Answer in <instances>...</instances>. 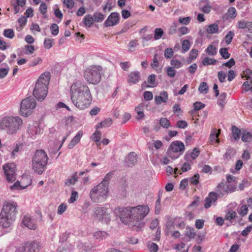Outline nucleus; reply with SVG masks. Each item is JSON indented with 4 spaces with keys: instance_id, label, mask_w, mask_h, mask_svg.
Segmentation results:
<instances>
[{
    "instance_id": "f257e3e1",
    "label": "nucleus",
    "mask_w": 252,
    "mask_h": 252,
    "mask_svg": "<svg viewBox=\"0 0 252 252\" xmlns=\"http://www.w3.org/2000/svg\"><path fill=\"white\" fill-rule=\"evenodd\" d=\"M70 97L73 104L80 110L88 108L92 101L88 86L80 80L75 81L71 86Z\"/></svg>"
},
{
    "instance_id": "f03ea898",
    "label": "nucleus",
    "mask_w": 252,
    "mask_h": 252,
    "mask_svg": "<svg viewBox=\"0 0 252 252\" xmlns=\"http://www.w3.org/2000/svg\"><path fill=\"white\" fill-rule=\"evenodd\" d=\"M17 204L12 201H5L0 212V227L4 231L10 229L18 213Z\"/></svg>"
},
{
    "instance_id": "7ed1b4c3",
    "label": "nucleus",
    "mask_w": 252,
    "mask_h": 252,
    "mask_svg": "<svg viewBox=\"0 0 252 252\" xmlns=\"http://www.w3.org/2000/svg\"><path fill=\"white\" fill-rule=\"evenodd\" d=\"M50 80L49 72L42 73L37 80L33 91V95L38 101H43L48 93V86Z\"/></svg>"
},
{
    "instance_id": "20e7f679",
    "label": "nucleus",
    "mask_w": 252,
    "mask_h": 252,
    "mask_svg": "<svg viewBox=\"0 0 252 252\" xmlns=\"http://www.w3.org/2000/svg\"><path fill=\"white\" fill-rule=\"evenodd\" d=\"M23 123L19 116H5L0 121V129L8 134H13L21 128Z\"/></svg>"
},
{
    "instance_id": "39448f33",
    "label": "nucleus",
    "mask_w": 252,
    "mask_h": 252,
    "mask_svg": "<svg viewBox=\"0 0 252 252\" xmlns=\"http://www.w3.org/2000/svg\"><path fill=\"white\" fill-rule=\"evenodd\" d=\"M49 158L43 150H37L32 157V169L38 174H42L46 170Z\"/></svg>"
},
{
    "instance_id": "423d86ee",
    "label": "nucleus",
    "mask_w": 252,
    "mask_h": 252,
    "mask_svg": "<svg viewBox=\"0 0 252 252\" xmlns=\"http://www.w3.org/2000/svg\"><path fill=\"white\" fill-rule=\"evenodd\" d=\"M108 187L99 183L90 191V195L92 200L95 203L103 202L108 196Z\"/></svg>"
},
{
    "instance_id": "0eeeda50",
    "label": "nucleus",
    "mask_w": 252,
    "mask_h": 252,
    "mask_svg": "<svg viewBox=\"0 0 252 252\" xmlns=\"http://www.w3.org/2000/svg\"><path fill=\"white\" fill-rule=\"evenodd\" d=\"M132 225L136 226L138 224L139 227L143 226L144 223H139L147 216L149 212V208L147 205H138L132 207Z\"/></svg>"
},
{
    "instance_id": "6e6552de",
    "label": "nucleus",
    "mask_w": 252,
    "mask_h": 252,
    "mask_svg": "<svg viewBox=\"0 0 252 252\" xmlns=\"http://www.w3.org/2000/svg\"><path fill=\"white\" fill-rule=\"evenodd\" d=\"M101 70L102 67L100 66H91L85 71L84 78L88 83L97 84L101 80L100 71Z\"/></svg>"
},
{
    "instance_id": "1a4fd4ad",
    "label": "nucleus",
    "mask_w": 252,
    "mask_h": 252,
    "mask_svg": "<svg viewBox=\"0 0 252 252\" xmlns=\"http://www.w3.org/2000/svg\"><path fill=\"white\" fill-rule=\"evenodd\" d=\"M109 210L105 207L96 206L93 210V218L102 222L108 223L111 220Z\"/></svg>"
},
{
    "instance_id": "9d476101",
    "label": "nucleus",
    "mask_w": 252,
    "mask_h": 252,
    "mask_svg": "<svg viewBox=\"0 0 252 252\" xmlns=\"http://www.w3.org/2000/svg\"><path fill=\"white\" fill-rule=\"evenodd\" d=\"M36 105L33 97H28L23 99L21 103L20 114L23 116L27 117L31 115Z\"/></svg>"
},
{
    "instance_id": "9b49d317",
    "label": "nucleus",
    "mask_w": 252,
    "mask_h": 252,
    "mask_svg": "<svg viewBox=\"0 0 252 252\" xmlns=\"http://www.w3.org/2000/svg\"><path fill=\"white\" fill-rule=\"evenodd\" d=\"M132 207L126 208L119 207L115 211V213L118 215L121 221L125 224H130L132 223Z\"/></svg>"
},
{
    "instance_id": "f8f14e48",
    "label": "nucleus",
    "mask_w": 252,
    "mask_h": 252,
    "mask_svg": "<svg viewBox=\"0 0 252 252\" xmlns=\"http://www.w3.org/2000/svg\"><path fill=\"white\" fill-rule=\"evenodd\" d=\"M184 150L185 146L184 143L180 141H176L171 143L166 154L171 158L175 159L179 157V155L174 156L172 155V153H181L182 154Z\"/></svg>"
},
{
    "instance_id": "ddd939ff",
    "label": "nucleus",
    "mask_w": 252,
    "mask_h": 252,
    "mask_svg": "<svg viewBox=\"0 0 252 252\" xmlns=\"http://www.w3.org/2000/svg\"><path fill=\"white\" fill-rule=\"evenodd\" d=\"M215 191L218 197H222L229 193L234 192L235 188L234 186H228L225 182L222 181L217 186Z\"/></svg>"
},
{
    "instance_id": "4468645a",
    "label": "nucleus",
    "mask_w": 252,
    "mask_h": 252,
    "mask_svg": "<svg viewBox=\"0 0 252 252\" xmlns=\"http://www.w3.org/2000/svg\"><path fill=\"white\" fill-rule=\"evenodd\" d=\"M15 166L12 163L6 164L3 166L6 180L8 182H13L16 180Z\"/></svg>"
},
{
    "instance_id": "2eb2a0df",
    "label": "nucleus",
    "mask_w": 252,
    "mask_h": 252,
    "mask_svg": "<svg viewBox=\"0 0 252 252\" xmlns=\"http://www.w3.org/2000/svg\"><path fill=\"white\" fill-rule=\"evenodd\" d=\"M120 15L116 12H112L103 23L105 27L114 26L119 23Z\"/></svg>"
},
{
    "instance_id": "dca6fc26",
    "label": "nucleus",
    "mask_w": 252,
    "mask_h": 252,
    "mask_svg": "<svg viewBox=\"0 0 252 252\" xmlns=\"http://www.w3.org/2000/svg\"><path fill=\"white\" fill-rule=\"evenodd\" d=\"M41 128L39 127V123L38 122H33L29 125L27 132L29 136L32 139H35L36 136L40 133Z\"/></svg>"
},
{
    "instance_id": "f3484780",
    "label": "nucleus",
    "mask_w": 252,
    "mask_h": 252,
    "mask_svg": "<svg viewBox=\"0 0 252 252\" xmlns=\"http://www.w3.org/2000/svg\"><path fill=\"white\" fill-rule=\"evenodd\" d=\"M225 213L224 220L229 221L227 226L235 224L237 222L236 219L238 217L236 212L231 208H228Z\"/></svg>"
},
{
    "instance_id": "a211bd4d",
    "label": "nucleus",
    "mask_w": 252,
    "mask_h": 252,
    "mask_svg": "<svg viewBox=\"0 0 252 252\" xmlns=\"http://www.w3.org/2000/svg\"><path fill=\"white\" fill-rule=\"evenodd\" d=\"M22 223L30 229H35L36 228V224L34 220L28 215L24 216Z\"/></svg>"
},
{
    "instance_id": "6ab92c4d",
    "label": "nucleus",
    "mask_w": 252,
    "mask_h": 252,
    "mask_svg": "<svg viewBox=\"0 0 252 252\" xmlns=\"http://www.w3.org/2000/svg\"><path fill=\"white\" fill-rule=\"evenodd\" d=\"M218 197L214 191L210 192L208 196L205 198L204 207L206 209L209 208L213 203L218 200Z\"/></svg>"
},
{
    "instance_id": "aec40b11",
    "label": "nucleus",
    "mask_w": 252,
    "mask_h": 252,
    "mask_svg": "<svg viewBox=\"0 0 252 252\" xmlns=\"http://www.w3.org/2000/svg\"><path fill=\"white\" fill-rule=\"evenodd\" d=\"M220 134V129L218 130L216 128H213L210 135L208 142L210 144L214 145L219 144V139L218 138Z\"/></svg>"
},
{
    "instance_id": "412c9836",
    "label": "nucleus",
    "mask_w": 252,
    "mask_h": 252,
    "mask_svg": "<svg viewBox=\"0 0 252 252\" xmlns=\"http://www.w3.org/2000/svg\"><path fill=\"white\" fill-rule=\"evenodd\" d=\"M136 162V154L134 152H131L126 158L125 164L128 167L132 166Z\"/></svg>"
},
{
    "instance_id": "4be33fe9",
    "label": "nucleus",
    "mask_w": 252,
    "mask_h": 252,
    "mask_svg": "<svg viewBox=\"0 0 252 252\" xmlns=\"http://www.w3.org/2000/svg\"><path fill=\"white\" fill-rule=\"evenodd\" d=\"M140 79L139 72L136 71L131 72L128 75L127 82L129 84H135L138 83Z\"/></svg>"
},
{
    "instance_id": "5701e85b",
    "label": "nucleus",
    "mask_w": 252,
    "mask_h": 252,
    "mask_svg": "<svg viewBox=\"0 0 252 252\" xmlns=\"http://www.w3.org/2000/svg\"><path fill=\"white\" fill-rule=\"evenodd\" d=\"M237 28L239 29H247L248 32L252 33V22L241 20L238 22Z\"/></svg>"
},
{
    "instance_id": "b1692460",
    "label": "nucleus",
    "mask_w": 252,
    "mask_h": 252,
    "mask_svg": "<svg viewBox=\"0 0 252 252\" xmlns=\"http://www.w3.org/2000/svg\"><path fill=\"white\" fill-rule=\"evenodd\" d=\"M168 99V93L166 91L161 92L160 94V95H157L155 97V102L158 105L160 104L162 102H167Z\"/></svg>"
},
{
    "instance_id": "393cba45",
    "label": "nucleus",
    "mask_w": 252,
    "mask_h": 252,
    "mask_svg": "<svg viewBox=\"0 0 252 252\" xmlns=\"http://www.w3.org/2000/svg\"><path fill=\"white\" fill-rule=\"evenodd\" d=\"M83 133L81 130L79 131L75 136L71 140L68 145V148L69 149H73L75 146L79 143L80 141L81 138L83 136Z\"/></svg>"
},
{
    "instance_id": "a878e982",
    "label": "nucleus",
    "mask_w": 252,
    "mask_h": 252,
    "mask_svg": "<svg viewBox=\"0 0 252 252\" xmlns=\"http://www.w3.org/2000/svg\"><path fill=\"white\" fill-rule=\"evenodd\" d=\"M181 217H176L173 219H169L167 220L166 223V228L168 230L166 231V233L167 235H168L169 231L171 230L174 228L175 226L176 225V222L178 220H181Z\"/></svg>"
},
{
    "instance_id": "bb28decb",
    "label": "nucleus",
    "mask_w": 252,
    "mask_h": 252,
    "mask_svg": "<svg viewBox=\"0 0 252 252\" xmlns=\"http://www.w3.org/2000/svg\"><path fill=\"white\" fill-rule=\"evenodd\" d=\"M225 183L228 186H234L235 188V191L236 190L237 181L235 177L231 175H227L226 182Z\"/></svg>"
},
{
    "instance_id": "cd10ccee",
    "label": "nucleus",
    "mask_w": 252,
    "mask_h": 252,
    "mask_svg": "<svg viewBox=\"0 0 252 252\" xmlns=\"http://www.w3.org/2000/svg\"><path fill=\"white\" fill-rule=\"evenodd\" d=\"M94 20L91 14L86 15L82 21L85 27H91L94 24Z\"/></svg>"
},
{
    "instance_id": "c85d7f7f",
    "label": "nucleus",
    "mask_w": 252,
    "mask_h": 252,
    "mask_svg": "<svg viewBox=\"0 0 252 252\" xmlns=\"http://www.w3.org/2000/svg\"><path fill=\"white\" fill-rule=\"evenodd\" d=\"M144 105L142 103L140 104L138 106L135 107V111L137 114L136 116L137 119H141L145 116L144 114Z\"/></svg>"
},
{
    "instance_id": "c756f323",
    "label": "nucleus",
    "mask_w": 252,
    "mask_h": 252,
    "mask_svg": "<svg viewBox=\"0 0 252 252\" xmlns=\"http://www.w3.org/2000/svg\"><path fill=\"white\" fill-rule=\"evenodd\" d=\"M78 181L77 172H75L70 178H68L65 182V185L70 186L73 185Z\"/></svg>"
},
{
    "instance_id": "7c9ffc66",
    "label": "nucleus",
    "mask_w": 252,
    "mask_h": 252,
    "mask_svg": "<svg viewBox=\"0 0 252 252\" xmlns=\"http://www.w3.org/2000/svg\"><path fill=\"white\" fill-rule=\"evenodd\" d=\"M235 150L233 148L227 149L225 154L223 155L224 160H228L233 158L235 154Z\"/></svg>"
},
{
    "instance_id": "2f4dec72",
    "label": "nucleus",
    "mask_w": 252,
    "mask_h": 252,
    "mask_svg": "<svg viewBox=\"0 0 252 252\" xmlns=\"http://www.w3.org/2000/svg\"><path fill=\"white\" fill-rule=\"evenodd\" d=\"M207 32L210 34L217 33L219 32V26L217 24H212L208 26Z\"/></svg>"
},
{
    "instance_id": "473e14b6",
    "label": "nucleus",
    "mask_w": 252,
    "mask_h": 252,
    "mask_svg": "<svg viewBox=\"0 0 252 252\" xmlns=\"http://www.w3.org/2000/svg\"><path fill=\"white\" fill-rule=\"evenodd\" d=\"M112 121L111 118H108L104 121H101L96 126V128H101L103 127L110 126L112 124Z\"/></svg>"
},
{
    "instance_id": "72a5a7b5",
    "label": "nucleus",
    "mask_w": 252,
    "mask_h": 252,
    "mask_svg": "<svg viewBox=\"0 0 252 252\" xmlns=\"http://www.w3.org/2000/svg\"><path fill=\"white\" fill-rule=\"evenodd\" d=\"M108 234L105 231H98L94 233V236L96 239L102 240L107 237Z\"/></svg>"
},
{
    "instance_id": "f704fd0d",
    "label": "nucleus",
    "mask_w": 252,
    "mask_h": 252,
    "mask_svg": "<svg viewBox=\"0 0 252 252\" xmlns=\"http://www.w3.org/2000/svg\"><path fill=\"white\" fill-rule=\"evenodd\" d=\"M94 22H102L105 18V15L98 12H95L92 16Z\"/></svg>"
},
{
    "instance_id": "c9c22d12",
    "label": "nucleus",
    "mask_w": 252,
    "mask_h": 252,
    "mask_svg": "<svg viewBox=\"0 0 252 252\" xmlns=\"http://www.w3.org/2000/svg\"><path fill=\"white\" fill-rule=\"evenodd\" d=\"M241 131L239 128L235 126H232V134L233 137L235 140L239 139L240 137Z\"/></svg>"
},
{
    "instance_id": "e433bc0d",
    "label": "nucleus",
    "mask_w": 252,
    "mask_h": 252,
    "mask_svg": "<svg viewBox=\"0 0 252 252\" xmlns=\"http://www.w3.org/2000/svg\"><path fill=\"white\" fill-rule=\"evenodd\" d=\"M191 44L189 40L186 39L182 42V52L185 53L188 51L190 47Z\"/></svg>"
},
{
    "instance_id": "4c0bfd02",
    "label": "nucleus",
    "mask_w": 252,
    "mask_h": 252,
    "mask_svg": "<svg viewBox=\"0 0 252 252\" xmlns=\"http://www.w3.org/2000/svg\"><path fill=\"white\" fill-rule=\"evenodd\" d=\"M113 175V172H110L107 173L100 183L103 184V185H105L108 187L109 182L111 178L112 177Z\"/></svg>"
},
{
    "instance_id": "58836bf2",
    "label": "nucleus",
    "mask_w": 252,
    "mask_h": 252,
    "mask_svg": "<svg viewBox=\"0 0 252 252\" xmlns=\"http://www.w3.org/2000/svg\"><path fill=\"white\" fill-rule=\"evenodd\" d=\"M5 67L0 68V79L4 78L7 75L9 71V67L6 63L2 64Z\"/></svg>"
},
{
    "instance_id": "ea45409f",
    "label": "nucleus",
    "mask_w": 252,
    "mask_h": 252,
    "mask_svg": "<svg viewBox=\"0 0 252 252\" xmlns=\"http://www.w3.org/2000/svg\"><path fill=\"white\" fill-rule=\"evenodd\" d=\"M208 86L207 83L205 82H201L198 87V91L200 93L206 94L208 92Z\"/></svg>"
},
{
    "instance_id": "a19ab883",
    "label": "nucleus",
    "mask_w": 252,
    "mask_h": 252,
    "mask_svg": "<svg viewBox=\"0 0 252 252\" xmlns=\"http://www.w3.org/2000/svg\"><path fill=\"white\" fill-rule=\"evenodd\" d=\"M226 94L222 93L218 98V103L221 107H223L226 103Z\"/></svg>"
},
{
    "instance_id": "79ce46f5",
    "label": "nucleus",
    "mask_w": 252,
    "mask_h": 252,
    "mask_svg": "<svg viewBox=\"0 0 252 252\" xmlns=\"http://www.w3.org/2000/svg\"><path fill=\"white\" fill-rule=\"evenodd\" d=\"M200 176L199 174H195L193 177L188 178L190 185H197L199 183Z\"/></svg>"
},
{
    "instance_id": "37998d69",
    "label": "nucleus",
    "mask_w": 252,
    "mask_h": 252,
    "mask_svg": "<svg viewBox=\"0 0 252 252\" xmlns=\"http://www.w3.org/2000/svg\"><path fill=\"white\" fill-rule=\"evenodd\" d=\"M170 64L174 68H179L183 66V63L179 60L175 59L174 58L172 59L170 61Z\"/></svg>"
},
{
    "instance_id": "c03bdc74",
    "label": "nucleus",
    "mask_w": 252,
    "mask_h": 252,
    "mask_svg": "<svg viewBox=\"0 0 252 252\" xmlns=\"http://www.w3.org/2000/svg\"><path fill=\"white\" fill-rule=\"evenodd\" d=\"M205 51L210 56H214L217 53L216 47L213 45H209L205 50Z\"/></svg>"
},
{
    "instance_id": "a18cd8bd",
    "label": "nucleus",
    "mask_w": 252,
    "mask_h": 252,
    "mask_svg": "<svg viewBox=\"0 0 252 252\" xmlns=\"http://www.w3.org/2000/svg\"><path fill=\"white\" fill-rule=\"evenodd\" d=\"M185 235L189 239L194 238L195 236L194 229L189 226L187 227V231Z\"/></svg>"
},
{
    "instance_id": "49530a36",
    "label": "nucleus",
    "mask_w": 252,
    "mask_h": 252,
    "mask_svg": "<svg viewBox=\"0 0 252 252\" xmlns=\"http://www.w3.org/2000/svg\"><path fill=\"white\" fill-rule=\"evenodd\" d=\"M164 33L163 31L161 28H157L154 31V39L158 40L161 38Z\"/></svg>"
},
{
    "instance_id": "de8ad7c7",
    "label": "nucleus",
    "mask_w": 252,
    "mask_h": 252,
    "mask_svg": "<svg viewBox=\"0 0 252 252\" xmlns=\"http://www.w3.org/2000/svg\"><path fill=\"white\" fill-rule=\"evenodd\" d=\"M217 60L215 59H210L209 57L205 58L202 62L203 65H215L216 64Z\"/></svg>"
},
{
    "instance_id": "09e8293b",
    "label": "nucleus",
    "mask_w": 252,
    "mask_h": 252,
    "mask_svg": "<svg viewBox=\"0 0 252 252\" xmlns=\"http://www.w3.org/2000/svg\"><path fill=\"white\" fill-rule=\"evenodd\" d=\"M3 35L8 38L12 39L14 37L15 33L12 29H5L3 31Z\"/></svg>"
},
{
    "instance_id": "8fccbe9b",
    "label": "nucleus",
    "mask_w": 252,
    "mask_h": 252,
    "mask_svg": "<svg viewBox=\"0 0 252 252\" xmlns=\"http://www.w3.org/2000/svg\"><path fill=\"white\" fill-rule=\"evenodd\" d=\"M101 137V132L98 130H96L92 135L91 139L94 142H98Z\"/></svg>"
},
{
    "instance_id": "3c124183",
    "label": "nucleus",
    "mask_w": 252,
    "mask_h": 252,
    "mask_svg": "<svg viewBox=\"0 0 252 252\" xmlns=\"http://www.w3.org/2000/svg\"><path fill=\"white\" fill-rule=\"evenodd\" d=\"M234 36V33L233 31H229L225 36V42L227 45H229L232 42Z\"/></svg>"
},
{
    "instance_id": "603ef678",
    "label": "nucleus",
    "mask_w": 252,
    "mask_h": 252,
    "mask_svg": "<svg viewBox=\"0 0 252 252\" xmlns=\"http://www.w3.org/2000/svg\"><path fill=\"white\" fill-rule=\"evenodd\" d=\"M159 124L160 126L165 128H169L171 126L169 121L165 118H162L160 119Z\"/></svg>"
},
{
    "instance_id": "864d4df0",
    "label": "nucleus",
    "mask_w": 252,
    "mask_h": 252,
    "mask_svg": "<svg viewBox=\"0 0 252 252\" xmlns=\"http://www.w3.org/2000/svg\"><path fill=\"white\" fill-rule=\"evenodd\" d=\"M78 198V193L76 191L72 190L71 191V195L68 200V203L71 204L75 202Z\"/></svg>"
},
{
    "instance_id": "5fc2aeb1",
    "label": "nucleus",
    "mask_w": 252,
    "mask_h": 252,
    "mask_svg": "<svg viewBox=\"0 0 252 252\" xmlns=\"http://www.w3.org/2000/svg\"><path fill=\"white\" fill-rule=\"evenodd\" d=\"M220 53L221 57L224 59H227L230 57V54L228 53L226 48H222L220 50Z\"/></svg>"
},
{
    "instance_id": "6e6d98bb",
    "label": "nucleus",
    "mask_w": 252,
    "mask_h": 252,
    "mask_svg": "<svg viewBox=\"0 0 252 252\" xmlns=\"http://www.w3.org/2000/svg\"><path fill=\"white\" fill-rule=\"evenodd\" d=\"M252 138V134L250 132L244 131L242 133L241 139L243 142H247Z\"/></svg>"
},
{
    "instance_id": "4d7b16f0",
    "label": "nucleus",
    "mask_w": 252,
    "mask_h": 252,
    "mask_svg": "<svg viewBox=\"0 0 252 252\" xmlns=\"http://www.w3.org/2000/svg\"><path fill=\"white\" fill-rule=\"evenodd\" d=\"M36 246V243H31L25 247L24 252H35V248Z\"/></svg>"
},
{
    "instance_id": "13d9d810",
    "label": "nucleus",
    "mask_w": 252,
    "mask_h": 252,
    "mask_svg": "<svg viewBox=\"0 0 252 252\" xmlns=\"http://www.w3.org/2000/svg\"><path fill=\"white\" fill-rule=\"evenodd\" d=\"M176 71L171 66L166 67V74L169 78H173L175 76Z\"/></svg>"
},
{
    "instance_id": "bf43d9fd",
    "label": "nucleus",
    "mask_w": 252,
    "mask_h": 252,
    "mask_svg": "<svg viewBox=\"0 0 252 252\" xmlns=\"http://www.w3.org/2000/svg\"><path fill=\"white\" fill-rule=\"evenodd\" d=\"M244 76L248 80H250L251 83H252V70L249 68H247L243 72Z\"/></svg>"
},
{
    "instance_id": "052dcab7",
    "label": "nucleus",
    "mask_w": 252,
    "mask_h": 252,
    "mask_svg": "<svg viewBox=\"0 0 252 252\" xmlns=\"http://www.w3.org/2000/svg\"><path fill=\"white\" fill-rule=\"evenodd\" d=\"M174 51L172 48H166L164 52V55L166 59H170L173 56Z\"/></svg>"
},
{
    "instance_id": "680f3d73",
    "label": "nucleus",
    "mask_w": 252,
    "mask_h": 252,
    "mask_svg": "<svg viewBox=\"0 0 252 252\" xmlns=\"http://www.w3.org/2000/svg\"><path fill=\"white\" fill-rule=\"evenodd\" d=\"M227 13L229 18L234 19L237 16L236 10L234 7H231L227 10Z\"/></svg>"
},
{
    "instance_id": "e2e57ef3",
    "label": "nucleus",
    "mask_w": 252,
    "mask_h": 252,
    "mask_svg": "<svg viewBox=\"0 0 252 252\" xmlns=\"http://www.w3.org/2000/svg\"><path fill=\"white\" fill-rule=\"evenodd\" d=\"M238 212L242 217H244L248 214V207L246 205H243L241 206L240 210L238 211Z\"/></svg>"
},
{
    "instance_id": "0e129e2a",
    "label": "nucleus",
    "mask_w": 252,
    "mask_h": 252,
    "mask_svg": "<svg viewBox=\"0 0 252 252\" xmlns=\"http://www.w3.org/2000/svg\"><path fill=\"white\" fill-rule=\"evenodd\" d=\"M50 30L52 34L56 36L59 33V26L56 24H52L50 27Z\"/></svg>"
},
{
    "instance_id": "69168bd1",
    "label": "nucleus",
    "mask_w": 252,
    "mask_h": 252,
    "mask_svg": "<svg viewBox=\"0 0 252 252\" xmlns=\"http://www.w3.org/2000/svg\"><path fill=\"white\" fill-rule=\"evenodd\" d=\"M148 82L151 84V87H156L157 83L156 82V75L155 74H151L148 78Z\"/></svg>"
},
{
    "instance_id": "338daca9",
    "label": "nucleus",
    "mask_w": 252,
    "mask_h": 252,
    "mask_svg": "<svg viewBox=\"0 0 252 252\" xmlns=\"http://www.w3.org/2000/svg\"><path fill=\"white\" fill-rule=\"evenodd\" d=\"M53 39L46 38L44 41V46L46 49H49L53 46Z\"/></svg>"
},
{
    "instance_id": "774afa93",
    "label": "nucleus",
    "mask_w": 252,
    "mask_h": 252,
    "mask_svg": "<svg viewBox=\"0 0 252 252\" xmlns=\"http://www.w3.org/2000/svg\"><path fill=\"white\" fill-rule=\"evenodd\" d=\"M176 126L179 128L185 129L187 127L188 123L185 120H179L177 122Z\"/></svg>"
}]
</instances>
